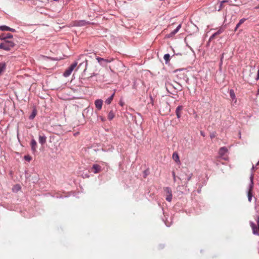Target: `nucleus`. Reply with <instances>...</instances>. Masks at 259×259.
<instances>
[{
    "label": "nucleus",
    "instance_id": "nucleus-32",
    "mask_svg": "<svg viewBox=\"0 0 259 259\" xmlns=\"http://www.w3.org/2000/svg\"><path fill=\"white\" fill-rule=\"evenodd\" d=\"M214 137H215V136H214V134H211V135H210V138H211V139L213 138Z\"/></svg>",
    "mask_w": 259,
    "mask_h": 259
},
{
    "label": "nucleus",
    "instance_id": "nucleus-6",
    "mask_svg": "<svg viewBox=\"0 0 259 259\" xmlns=\"http://www.w3.org/2000/svg\"><path fill=\"white\" fill-rule=\"evenodd\" d=\"M252 189H253V181H252V179H251V184L249 186V188L248 193H247L248 199L249 202H251L252 197Z\"/></svg>",
    "mask_w": 259,
    "mask_h": 259
},
{
    "label": "nucleus",
    "instance_id": "nucleus-7",
    "mask_svg": "<svg viewBox=\"0 0 259 259\" xmlns=\"http://www.w3.org/2000/svg\"><path fill=\"white\" fill-rule=\"evenodd\" d=\"M13 38V35L10 33H2L0 35V39L2 40H8V38Z\"/></svg>",
    "mask_w": 259,
    "mask_h": 259
},
{
    "label": "nucleus",
    "instance_id": "nucleus-10",
    "mask_svg": "<svg viewBox=\"0 0 259 259\" xmlns=\"http://www.w3.org/2000/svg\"><path fill=\"white\" fill-rule=\"evenodd\" d=\"M96 107L99 110H101L103 105V101L102 100H97L95 102Z\"/></svg>",
    "mask_w": 259,
    "mask_h": 259
},
{
    "label": "nucleus",
    "instance_id": "nucleus-4",
    "mask_svg": "<svg viewBox=\"0 0 259 259\" xmlns=\"http://www.w3.org/2000/svg\"><path fill=\"white\" fill-rule=\"evenodd\" d=\"M164 191L166 195V200L168 202H171L172 198V194L171 189L169 187H165L164 188Z\"/></svg>",
    "mask_w": 259,
    "mask_h": 259
},
{
    "label": "nucleus",
    "instance_id": "nucleus-33",
    "mask_svg": "<svg viewBox=\"0 0 259 259\" xmlns=\"http://www.w3.org/2000/svg\"><path fill=\"white\" fill-rule=\"evenodd\" d=\"M255 9H259V4H258L257 6H256V7H255Z\"/></svg>",
    "mask_w": 259,
    "mask_h": 259
},
{
    "label": "nucleus",
    "instance_id": "nucleus-1",
    "mask_svg": "<svg viewBox=\"0 0 259 259\" xmlns=\"http://www.w3.org/2000/svg\"><path fill=\"white\" fill-rule=\"evenodd\" d=\"M16 46V44L9 40H5L0 44V49H2L7 51H11Z\"/></svg>",
    "mask_w": 259,
    "mask_h": 259
},
{
    "label": "nucleus",
    "instance_id": "nucleus-2",
    "mask_svg": "<svg viewBox=\"0 0 259 259\" xmlns=\"http://www.w3.org/2000/svg\"><path fill=\"white\" fill-rule=\"evenodd\" d=\"M256 224L250 222V225L252 228L253 234L259 236V217H256Z\"/></svg>",
    "mask_w": 259,
    "mask_h": 259
},
{
    "label": "nucleus",
    "instance_id": "nucleus-12",
    "mask_svg": "<svg viewBox=\"0 0 259 259\" xmlns=\"http://www.w3.org/2000/svg\"><path fill=\"white\" fill-rule=\"evenodd\" d=\"M31 150L33 153H35L36 151L37 143L35 140L32 139L31 141Z\"/></svg>",
    "mask_w": 259,
    "mask_h": 259
},
{
    "label": "nucleus",
    "instance_id": "nucleus-19",
    "mask_svg": "<svg viewBox=\"0 0 259 259\" xmlns=\"http://www.w3.org/2000/svg\"><path fill=\"white\" fill-rule=\"evenodd\" d=\"M163 58L165 60V63L167 64L169 63L170 61V55L168 54H165L164 55Z\"/></svg>",
    "mask_w": 259,
    "mask_h": 259
},
{
    "label": "nucleus",
    "instance_id": "nucleus-28",
    "mask_svg": "<svg viewBox=\"0 0 259 259\" xmlns=\"http://www.w3.org/2000/svg\"><path fill=\"white\" fill-rule=\"evenodd\" d=\"M256 80L259 79V70H258V71H257V76H256Z\"/></svg>",
    "mask_w": 259,
    "mask_h": 259
},
{
    "label": "nucleus",
    "instance_id": "nucleus-29",
    "mask_svg": "<svg viewBox=\"0 0 259 259\" xmlns=\"http://www.w3.org/2000/svg\"><path fill=\"white\" fill-rule=\"evenodd\" d=\"M172 176L174 177V180L175 181H176V175H175V172L174 171H172Z\"/></svg>",
    "mask_w": 259,
    "mask_h": 259
},
{
    "label": "nucleus",
    "instance_id": "nucleus-20",
    "mask_svg": "<svg viewBox=\"0 0 259 259\" xmlns=\"http://www.w3.org/2000/svg\"><path fill=\"white\" fill-rule=\"evenodd\" d=\"M115 116V114L113 111H110L108 115V118L109 120H112Z\"/></svg>",
    "mask_w": 259,
    "mask_h": 259
},
{
    "label": "nucleus",
    "instance_id": "nucleus-14",
    "mask_svg": "<svg viewBox=\"0 0 259 259\" xmlns=\"http://www.w3.org/2000/svg\"><path fill=\"white\" fill-rule=\"evenodd\" d=\"M228 152V149L226 147H222L220 149L219 153L221 157H223Z\"/></svg>",
    "mask_w": 259,
    "mask_h": 259
},
{
    "label": "nucleus",
    "instance_id": "nucleus-5",
    "mask_svg": "<svg viewBox=\"0 0 259 259\" xmlns=\"http://www.w3.org/2000/svg\"><path fill=\"white\" fill-rule=\"evenodd\" d=\"M102 171V167L100 165L97 164H93L91 168V171L94 174H98Z\"/></svg>",
    "mask_w": 259,
    "mask_h": 259
},
{
    "label": "nucleus",
    "instance_id": "nucleus-27",
    "mask_svg": "<svg viewBox=\"0 0 259 259\" xmlns=\"http://www.w3.org/2000/svg\"><path fill=\"white\" fill-rule=\"evenodd\" d=\"M36 115V113L34 111H33L32 114L30 115V118L33 119Z\"/></svg>",
    "mask_w": 259,
    "mask_h": 259
},
{
    "label": "nucleus",
    "instance_id": "nucleus-18",
    "mask_svg": "<svg viewBox=\"0 0 259 259\" xmlns=\"http://www.w3.org/2000/svg\"><path fill=\"white\" fill-rule=\"evenodd\" d=\"M115 94L113 93L109 98H108L105 101V103L107 104H110L112 101L113 100V97L114 96Z\"/></svg>",
    "mask_w": 259,
    "mask_h": 259
},
{
    "label": "nucleus",
    "instance_id": "nucleus-11",
    "mask_svg": "<svg viewBox=\"0 0 259 259\" xmlns=\"http://www.w3.org/2000/svg\"><path fill=\"white\" fill-rule=\"evenodd\" d=\"M6 63L5 62H0V76L5 72L6 68Z\"/></svg>",
    "mask_w": 259,
    "mask_h": 259
},
{
    "label": "nucleus",
    "instance_id": "nucleus-25",
    "mask_svg": "<svg viewBox=\"0 0 259 259\" xmlns=\"http://www.w3.org/2000/svg\"><path fill=\"white\" fill-rule=\"evenodd\" d=\"M88 22H85V21H80L78 22V25L79 26H83L87 24Z\"/></svg>",
    "mask_w": 259,
    "mask_h": 259
},
{
    "label": "nucleus",
    "instance_id": "nucleus-30",
    "mask_svg": "<svg viewBox=\"0 0 259 259\" xmlns=\"http://www.w3.org/2000/svg\"><path fill=\"white\" fill-rule=\"evenodd\" d=\"M217 33H215L213 34V35H212L210 37V39H212V38L214 37V36H215Z\"/></svg>",
    "mask_w": 259,
    "mask_h": 259
},
{
    "label": "nucleus",
    "instance_id": "nucleus-24",
    "mask_svg": "<svg viewBox=\"0 0 259 259\" xmlns=\"http://www.w3.org/2000/svg\"><path fill=\"white\" fill-rule=\"evenodd\" d=\"M24 159L26 161H31L32 160V157H31V156H30L29 155H25L24 156Z\"/></svg>",
    "mask_w": 259,
    "mask_h": 259
},
{
    "label": "nucleus",
    "instance_id": "nucleus-3",
    "mask_svg": "<svg viewBox=\"0 0 259 259\" xmlns=\"http://www.w3.org/2000/svg\"><path fill=\"white\" fill-rule=\"evenodd\" d=\"M77 64V62H74L73 64H72L64 72V76L66 77L69 76L71 74V72L74 70V69L76 67Z\"/></svg>",
    "mask_w": 259,
    "mask_h": 259
},
{
    "label": "nucleus",
    "instance_id": "nucleus-9",
    "mask_svg": "<svg viewBox=\"0 0 259 259\" xmlns=\"http://www.w3.org/2000/svg\"><path fill=\"white\" fill-rule=\"evenodd\" d=\"M183 109V107L182 106H179L176 110V113L177 117L180 118L181 116L182 111Z\"/></svg>",
    "mask_w": 259,
    "mask_h": 259
},
{
    "label": "nucleus",
    "instance_id": "nucleus-15",
    "mask_svg": "<svg viewBox=\"0 0 259 259\" xmlns=\"http://www.w3.org/2000/svg\"><path fill=\"white\" fill-rule=\"evenodd\" d=\"M181 28V24H179L177 27L174 30H173L172 31H171L169 34V37H172V36H174L175 34H176L178 31L179 30H180V29Z\"/></svg>",
    "mask_w": 259,
    "mask_h": 259
},
{
    "label": "nucleus",
    "instance_id": "nucleus-17",
    "mask_svg": "<svg viewBox=\"0 0 259 259\" xmlns=\"http://www.w3.org/2000/svg\"><path fill=\"white\" fill-rule=\"evenodd\" d=\"M46 142V137H45V136H39V143H40L41 145H43L44 144H45Z\"/></svg>",
    "mask_w": 259,
    "mask_h": 259
},
{
    "label": "nucleus",
    "instance_id": "nucleus-26",
    "mask_svg": "<svg viewBox=\"0 0 259 259\" xmlns=\"http://www.w3.org/2000/svg\"><path fill=\"white\" fill-rule=\"evenodd\" d=\"M163 105L165 106V108L167 109L166 112H169L170 108H169V106L168 104L167 103H165Z\"/></svg>",
    "mask_w": 259,
    "mask_h": 259
},
{
    "label": "nucleus",
    "instance_id": "nucleus-23",
    "mask_svg": "<svg viewBox=\"0 0 259 259\" xmlns=\"http://www.w3.org/2000/svg\"><path fill=\"white\" fill-rule=\"evenodd\" d=\"M226 2H228V1L227 0H224V1H223L221 2L220 4V7H219V8L218 9V11H220L223 8V4L224 3H226Z\"/></svg>",
    "mask_w": 259,
    "mask_h": 259
},
{
    "label": "nucleus",
    "instance_id": "nucleus-31",
    "mask_svg": "<svg viewBox=\"0 0 259 259\" xmlns=\"http://www.w3.org/2000/svg\"><path fill=\"white\" fill-rule=\"evenodd\" d=\"M200 134H201V136H202L203 137H204V136H205V135H204V132H202V131H201V132H200Z\"/></svg>",
    "mask_w": 259,
    "mask_h": 259
},
{
    "label": "nucleus",
    "instance_id": "nucleus-21",
    "mask_svg": "<svg viewBox=\"0 0 259 259\" xmlns=\"http://www.w3.org/2000/svg\"><path fill=\"white\" fill-rule=\"evenodd\" d=\"M246 20L244 18H243V19H241L239 23L236 25V26L235 27V30H236L243 23H244V22Z\"/></svg>",
    "mask_w": 259,
    "mask_h": 259
},
{
    "label": "nucleus",
    "instance_id": "nucleus-13",
    "mask_svg": "<svg viewBox=\"0 0 259 259\" xmlns=\"http://www.w3.org/2000/svg\"><path fill=\"white\" fill-rule=\"evenodd\" d=\"M0 30L2 31H10L12 32H15V30L13 28H11L8 26L4 25L0 26Z\"/></svg>",
    "mask_w": 259,
    "mask_h": 259
},
{
    "label": "nucleus",
    "instance_id": "nucleus-16",
    "mask_svg": "<svg viewBox=\"0 0 259 259\" xmlns=\"http://www.w3.org/2000/svg\"><path fill=\"white\" fill-rule=\"evenodd\" d=\"M173 159L177 163H180L179 156L177 152H174L172 154Z\"/></svg>",
    "mask_w": 259,
    "mask_h": 259
},
{
    "label": "nucleus",
    "instance_id": "nucleus-22",
    "mask_svg": "<svg viewBox=\"0 0 259 259\" xmlns=\"http://www.w3.org/2000/svg\"><path fill=\"white\" fill-rule=\"evenodd\" d=\"M230 96L232 99L234 100L235 99V95L233 90H230L229 91Z\"/></svg>",
    "mask_w": 259,
    "mask_h": 259
},
{
    "label": "nucleus",
    "instance_id": "nucleus-8",
    "mask_svg": "<svg viewBox=\"0 0 259 259\" xmlns=\"http://www.w3.org/2000/svg\"><path fill=\"white\" fill-rule=\"evenodd\" d=\"M97 60H98V62L101 65H104L105 63H109L113 60V59H112L111 60H108L107 59H105L104 58H100V57L97 58Z\"/></svg>",
    "mask_w": 259,
    "mask_h": 259
}]
</instances>
